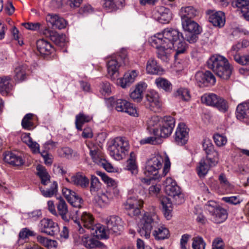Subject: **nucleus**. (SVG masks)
<instances>
[{"instance_id":"obj_1","label":"nucleus","mask_w":249,"mask_h":249,"mask_svg":"<svg viewBox=\"0 0 249 249\" xmlns=\"http://www.w3.org/2000/svg\"><path fill=\"white\" fill-rule=\"evenodd\" d=\"M181 38H184L178 30L165 29L161 33H157L149 39L150 45L157 49L158 57L167 61L171 53L174 44Z\"/></svg>"},{"instance_id":"obj_2","label":"nucleus","mask_w":249,"mask_h":249,"mask_svg":"<svg viewBox=\"0 0 249 249\" xmlns=\"http://www.w3.org/2000/svg\"><path fill=\"white\" fill-rule=\"evenodd\" d=\"M159 220L155 214L145 213L138 224V231L140 235L148 239L150 237L151 230L155 229L153 235L157 240H163L169 236V230L164 226H159Z\"/></svg>"},{"instance_id":"obj_3","label":"nucleus","mask_w":249,"mask_h":249,"mask_svg":"<svg viewBox=\"0 0 249 249\" xmlns=\"http://www.w3.org/2000/svg\"><path fill=\"white\" fill-rule=\"evenodd\" d=\"M207 65L220 78L227 80L230 77L233 68L225 57L220 55H213L208 60Z\"/></svg>"},{"instance_id":"obj_4","label":"nucleus","mask_w":249,"mask_h":249,"mask_svg":"<svg viewBox=\"0 0 249 249\" xmlns=\"http://www.w3.org/2000/svg\"><path fill=\"white\" fill-rule=\"evenodd\" d=\"M163 162V158L158 154L149 159L146 163L144 171V175L149 178H143L142 181L149 184L151 180L159 179L161 176L159 174V171L161 168Z\"/></svg>"},{"instance_id":"obj_5","label":"nucleus","mask_w":249,"mask_h":249,"mask_svg":"<svg viewBox=\"0 0 249 249\" xmlns=\"http://www.w3.org/2000/svg\"><path fill=\"white\" fill-rule=\"evenodd\" d=\"M129 148L127 140L124 138L117 137L111 142L108 147L110 155L116 160L122 159L126 155Z\"/></svg>"},{"instance_id":"obj_6","label":"nucleus","mask_w":249,"mask_h":249,"mask_svg":"<svg viewBox=\"0 0 249 249\" xmlns=\"http://www.w3.org/2000/svg\"><path fill=\"white\" fill-rule=\"evenodd\" d=\"M56 205L58 214L61 216L63 221L67 223L74 224L79 233L80 234L83 233L85 230L83 228L82 224L79 220L74 219L73 217L69 215L67 205L62 197H60L58 198V202Z\"/></svg>"},{"instance_id":"obj_7","label":"nucleus","mask_w":249,"mask_h":249,"mask_svg":"<svg viewBox=\"0 0 249 249\" xmlns=\"http://www.w3.org/2000/svg\"><path fill=\"white\" fill-rule=\"evenodd\" d=\"M206 209L211 215L213 222L220 224L223 222L228 217L226 209L220 206L215 201L211 200L205 204Z\"/></svg>"},{"instance_id":"obj_8","label":"nucleus","mask_w":249,"mask_h":249,"mask_svg":"<svg viewBox=\"0 0 249 249\" xmlns=\"http://www.w3.org/2000/svg\"><path fill=\"white\" fill-rule=\"evenodd\" d=\"M107 103L108 106L114 107L117 111L124 112L135 117L138 116L136 107L125 100L115 99L111 97L107 100Z\"/></svg>"},{"instance_id":"obj_9","label":"nucleus","mask_w":249,"mask_h":249,"mask_svg":"<svg viewBox=\"0 0 249 249\" xmlns=\"http://www.w3.org/2000/svg\"><path fill=\"white\" fill-rule=\"evenodd\" d=\"M181 23L184 30L186 32L184 39L190 43L196 42L198 39L197 35L201 32L199 25L192 19L181 20Z\"/></svg>"},{"instance_id":"obj_10","label":"nucleus","mask_w":249,"mask_h":249,"mask_svg":"<svg viewBox=\"0 0 249 249\" xmlns=\"http://www.w3.org/2000/svg\"><path fill=\"white\" fill-rule=\"evenodd\" d=\"M175 120L171 116H166L161 119L159 128L155 131V136L158 137L167 138L170 136L175 126Z\"/></svg>"},{"instance_id":"obj_11","label":"nucleus","mask_w":249,"mask_h":249,"mask_svg":"<svg viewBox=\"0 0 249 249\" xmlns=\"http://www.w3.org/2000/svg\"><path fill=\"white\" fill-rule=\"evenodd\" d=\"M164 190L165 193L174 198L177 203H180L183 201V195L181 193L180 188L172 178H168L165 181Z\"/></svg>"},{"instance_id":"obj_12","label":"nucleus","mask_w":249,"mask_h":249,"mask_svg":"<svg viewBox=\"0 0 249 249\" xmlns=\"http://www.w3.org/2000/svg\"><path fill=\"white\" fill-rule=\"evenodd\" d=\"M39 227L41 232L50 236L57 235L59 231L58 224L49 218H43L41 220Z\"/></svg>"},{"instance_id":"obj_13","label":"nucleus","mask_w":249,"mask_h":249,"mask_svg":"<svg viewBox=\"0 0 249 249\" xmlns=\"http://www.w3.org/2000/svg\"><path fill=\"white\" fill-rule=\"evenodd\" d=\"M121 219L117 216H110L105 219L106 227L110 234H119L123 229Z\"/></svg>"},{"instance_id":"obj_14","label":"nucleus","mask_w":249,"mask_h":249,"mask_svg":"<svg viewBox=\"0 0 249 249\" xmlns=\"http://www.w3.org/2000/svg\"><path fill=\"white\" fill-rule=\"evenodd\" d=\"M143 204L142 200L130 197L127 199L124 205L125 209L129 211V215L132 216L138 215L140 213V208L142 207Z\"/></svg>"},{"instance_id":"obj_15","label":"nucleus","mask_w":249,"mask_h":249,"mask_svg":"<svg viewBox=\"0 0 249 249\" xmlns=\"http://www.w3.org/2000/svg\"><path fill=\"white\" fill-rule=\"evenodd\" d=\"M145 105L147 107L154 112H158L160 109L161 104L158 93L151 91L146 95Z\"/></svg>"},{"instance_id":"obj_16","label":"nucleus","mask_w":249,"mask_h":249,"mask_svg":"<svg viewBox=\"0 0 249 249\" xmlns=\"http://www.w3.org/2000/svg\"><path fill=\"white\" fill-rule=\"evenodd\" d=\"M195 79L199 87L207 86L208 84L213 85L216 81L214 75L210 71H197Z\"/></svg>"},{"instance_id":"obj_17","label":"nucleus","mask_w":249,"mask_h":249,"mask_svg":"<svg viewBox=\"0 0 249 249\" xmlns=\"http://www.w3.org/2000/svg\"><path fill=\"white\" fill-rule=\"evenodd\" d=\"M188 129L185 124L180 123L178 124L175 134V142L178 145H183L188 140Z\"/></svg>"},{"instance_id":"obj_18","label":"nucleus","mask_w":249,"mask_h":249,"mask_svg":"<svg viewBox=\"0 0 249 249\" xmlns=\"http://www.w3.org/2000/svg\"><path fill=\"white\" fill-rule=\"evenodd\" d=\"M207 13L209 15V20L213 25L216 27H222L225 23V17L222 11L208 10Z\"/></svg>"},{"instance_id":"obj_19","label":"nucleus","mask_w":249,"mask_h":249,"mask_svg":"<svg viewBox=\"0 0 249 249\" xmlns=\"http://www.w3.org/2000/svg\"><path fill=\"white\" fill-rule=\"evenodd\" d=\"M153 16L160 22L164 24L168 23L172 18L170 10L164 6H160L154 11Z\"/></svg>"},{"instance_id":"obj_20","label":"nucleus","mask_w":249,"mask_h":249,"mask_svg":"<svg viewBox=\"0 0 249 249\" xmlns=\"http://www.w3.org/2000/svg\"><path fill=\"white\" fill-rule=\"evenodd\" d=\"M46 21L54 29H62L66 27V21L57 15L49 14L46 16Z\"/></svg>"},{"instance_id":"obj_21","label":"nucleus","mask_w":249,"mask_h":249,"mask_svg":"<svg viewBox=\"0 0 249 249\" xmlns=\"http://www.w3.org/2000/svg\"><path fill=\"white\" fill-rule=\"evenodd\" d=\"M43 34L53 42L56 45L63 46L64 45L66 40V36L64 35H59L55 31L45 29L43 31Z\"/></svg>"},{"instance_id":"obj_22","label":"nucleus","mask_w":249,"mask_h":249,"mask_svg":"<svg viewBox=\"0 0 249 249\" xmlns=\"http://www.w3.org/2000/svg\"><path fill=\"white\" fill-rule=\"evenodd\" d=\"M63 193L66 196L68 202L73 207L76 208H80L81 207L83 199L75 192L70 189H66L65 191H64Z\"/></svg>"},{"instance_id":"obj_23","label":"nucleus","mask_w":249,"mask_h":249,"mask_svg":"<svg viewBox=\"0 0 249 249\" xmlns=\"http://www.w3.org/2000/svg\"><path fill=\"white\" fill-rule=\"evenodd\" d=\"M37 51L42 55H48L53 51V48L51 43L44 39H39L36 41Z\"/></svg>"},{"instance_id":"obj_24","label":"nucleus","mask_w":249,"mask_h":249,"mask_svg":"<svg viewBox=\"0 0 249 249\" xmlns=\"http://www.w3.org/2000/svg\"><path fill=\"white\" fill-rule=\"evenodd\" d=\"M181 20H190L198 16L199 11L192 6L182 7L180 11Z\"/></svg>"},{"instance_id":"obj_25","label":"nucleus","mask_w":249,"mask_h":249,"mask_svg":"<svg viewBox=\"0 0 249 249\" xmlns=\"http://www.w3.org/2000/svg\"><path fill=\"white\" fill-rule=\"evenodd\" d=\"M232 4L233 7L240 9L246 20H249V0H234Z\"/></svg>"},{"instance_id":"obj_26","label":"nucleus","mask_w":249,"mask_h":249,"mask_svg":"<svg viewBox=\"0 0 249 249\" xmlns=\"http://www.w3.org/2000/svg\"><path fill=\"white\" fill-rule=\"evenodd\" d=\"M71 183L79 186L82 188H87L89 185V179L82 173L78 172L71 178Z\"/></svg>"},{"instance_id":"obj_27","label":"nucleus","mask_w":249,"mask_h":249,"mask_svg":"<svg viewBox=\"0 0 249 249\" xmlns=\"http://www.w3.org/2000/svg\"><path fill=\"white\" fill-rule=\"evenodd\" d=\"M137 76L135 70L126 72L123 78L119 79L118 83L123 88H125L133 83Z\"/></svg>"},{"instance_id":"obj_28","label":"nucleus","mask_w":249,"mask_h":249,"mask_svg":"<svg viewBox=\"0 0 249 249\" xmlns=\"http://www.w3.org/2000/svg\"><path fill=\"white\" fill-rule=\"evenodd\" d=\"M120 67L118 60L112 58L107 63L108 75L112 80H115L119 77L118 68Z\"/></svg>"},{"instance_id":"obj_29","label":"nucleus","mask_w":249,"mask_h":249,"mask_svg":"<svg viewBox=\"0 0 249 249\" xmlns=\"http://www.w3.org/2000/svg\"><path fill=\"white\" fill-rule=\"evenodd\" d=\"M91 233L99 239H107L110 234L106 226L100 224H96L94 230H91Z\"/></svg>"},{"instance_id":"obj_30","label":"nucleus","mask_w":249,"mask_h":249,"mask_svg":"<svg viewBox=\"0 0 249 249\" xmlns=\"http://www.w3.org/2000/svg\"><path fill=\"white\" fill-rule=\"evenodd\" d=\"M81 220L83 226L90 230V231L94 230V228L96 225L93 215L87 212H84L82 213L81 216Z\"/></svg>"},{"instance_id":"obj_31","label":"nucleus","mask_w":249,"mask_h":249,"mask_svg":"<svg viewBox=\"0 0 249 249\" xmlns=\"http://www.w3.org/2000/svg\"><path fill=\"white\" fill-rule=\"evenodd\" d=\"M147 85L144 83L139 84L135 89L131 92L130 96L131 98L136 102H140L142 98V93L146 89Z\"/></svg>"},{"instance_id":"obj_32","label":"nucleus","mask_w":249,"mask_h":249,"mask_svg":"<svg viewBox=\"0 0 249 249\" xmlns=\"http://www.w3.org/2000/svg\"><path fill=\"white\" fill-rule=\"evenodd\" d=\"M236 116L238 120H242L249 117V102L241 103L236 108Z\"/></svg>"},{"instance_id":"obj_33","label":"nucleus","mask_w":249,"mask_h":249,"mask_svg":"<svg viewBox=\"0 0 249 249\" xmlns=\"http://www.w3.org/2000/svg\"><path fill=\"white\" fill-rule=\"evenodd\" d=\"M4 160L5 162L14 166H20L24 163L23 160L20 156L10 152L5 153Z\"/></svg>"},{"instance_id":"obj_34","label":"nucleus","mask_w":249,"mask_h":249,"mask_svg":"<svg viewBox=\"0 0 249 249\" xmlns=\"http://www.w3.org/2000/svg\"><path fill=\"white\" fill-rule=\"evenodd\" d=\"M160 203L162 206L163 213L164 216L167 220H169L172 216V204L170 199L167 197H163Z\"/></svg>"},{"instance_id":"obj_35","label":"nucleus","mask_w":249,"mask_h":249,"mask_svg":"<svg viewBox=\"0 0 249 249\" xmlns=\"http://www.w3.org/2000/svg\"><path fill=\"white\" fill-rule=\"evenodd\" d=\"M10 78L8 76L0 78V93L3 96H7L12 89L10 83Z\"/></svg>"},{"instance_id":"obj_36","label":"nucleus","mask_w":249,"mask_h":249,"mask_svg":"<svg viewBox=\"0 0 249 249\" xmlns=\"http://www.w3.org/2000/svg\"><path fill=\"white\" fill-rule=\"evenodd\" d=\"M112 199V197L108 196L107 193H101L98 194L94 197L95 204L101 208L105 207L107 205L110 201Z\"/></svg>"},{"instance_id":"obj_37","label":"nucleus","mask_w":249,"mask_h":249,"mask_svg":"<svg viewBox=\"0 0 249 249\" xmlns=\"http://www.w3.org/2000/svg\"><path fill=\"white\" fill-rule=\"evenodd\" d=\"M37 175L39 177L41 180V183L44 185H46L51 183L50 180V175L47 172L45 167L41 165H38L36 167Z\"/></svg>"},{"instance_id":"obj_38","label":"nucleus","mask_w":249,"mask_h":249,"mask_svg":"<svg viewBox=\"0 0 249 249\" xmlns=\"http://www.w3.org/2000/svg\"><path fill=\"white\" fill-rule=\"evenodd\" d=\"M27 65L25 64H19L15 69L14 78L17 81H23L26 78Z\"/></svg>"},{"instance_id":"obj_39","label":"nucleus","mask_w":249,"mask_h":249,"mask_svg":"<svg viewBox=\"0 0 249 249\" xmlns=\"http://www.w3.org/2000/svg\"><path fill=\"white\" fill-rule=\"evenodd\" d=\"M82 243L86 248L89 249L99 247L101 243L97 239L87 235H84L82 237Z\"/></svg>"},{"instance_id":"obj_40","label":"nucleus","mask_w":249,"mask_h":249,"mask_svg":"<svg viewBox=\"0 0 249 249\" xmlns=\"http://www.w3.org/2000/svg\"><path fill=\"white\" fill-rule=\"evenodd\" d=\"M146 71L149 73L153 74H160L162 71V69L157 65L156 61L153 59H150L148 61Z\"/></svg>"},{"instance_id":"obj_41","label":"nucleus","mask_w":249,"mask_h":249,"mask_svg":"<svg viewBox=\"0 0 249 249\" xmlns=\"http://www.w3.org/2000/svg\"><path fill=\"white\" fill-rule=\"evenodd\" d=\"M161 119H160L157 116L151 117L147 121V129L149 132H152L155 135V131L159 128V124L161 122Z\"/></svg>"},{"instance_id":"obj_42","label":"nucleus","mask_w":249,"mask_h":249,"mask_svg":"<svg viewBox=\"0 0 249 249\" xmlns=\"http://www.w3.org/2000/svg\"><path fill=\"white\" fill-rule=\"evenodd\" d=\"M39 188L42 195L44 196L51 197L56 194L57 192V183L56 181H53V182L51 183L49 188L44 189L42 187H40Z\"/></svg>"},{"instance_id":"obj_43","label":"nucleus","mask_w":249,"mask_h":249,"mask_svg":"<svg viewBox=\"0 0 249 249\" xmlns=\"http://www.w3.org/2000/svg\"><path fill=\"white\" fill-rule=\"evenodd\" d=\"M92 118L84 114L83 113H80L76 116L75 125L76 127L79 130H82L83 124L85 123H88L91 120Z\"/></svg>"},{"instance_id":"obj_44","label":"nucleus","mask_w":249,"mask_h":249,"mask_svg":"<svg viewBox=\"0 0 249 249\" xmlns=\"http://www.w3.org/2000/svg\"><path fill=\"white\" fill-rule=\"evenodd\" d=\"M186 48V43L184 41H181L180 39L177 42L175 43L172 50V51H175L176 52L174 55L175 58L177 59L178 55L184 53Z\"/></svg>"},{"instance_id":"obj_45","label":"nucleus","mask_w":249,"mask_h":249,"mask_svg":"<svg viewBox=\"0 0 249 249\" xmlns=\"http://www.w3.org/2000/svg\"><path fill=\"white\" fill-rule=\"evenodd\" d=\"M219 97L213 93L205 94L201 98L202 103L214 107Z\"/></svg>"},{"instance_id":"obj_46","label":"nucleus","mask_w":249,"mask_h":249,"mask_svg":"<svg viewBox=\"0 0 249 249\" xmlns=\"http://www.w3.org/2000/svg\"><path fill=\"white\" fill-rule=\"evenodd\" d=\"M33 114L28 113L25 115L22 120L21 125L24 129L30 130L34 127V123L32 121Z\"/></svg>"},{"instance_id":"obj_47","label":"nucleus","mask_w":249,"mask_h":249,"mask_svg":"<svg viewBox=\"0 0 249 249\" xmlns=\"http://www.w3.org/2000/svg\"><path fill=\"white\" fill-rule=\"evenodd\" d=\"M157 87L160 88L166 91H170L172 89V84L167 79L159 77L155 80Z\"/></svg>"},{"instance_id":"obj_48","label":"nucleus","mask_w":249,"mask_h":249,"mask_svg":"<svg viewBox=\"0 0 249 249\" xmlns=\"http://www.w3.org/2000/svg\"><path fill=\"white\" fill-rule=\"evenodd\" d=\"M210 165H208L204 159L201 160L197 168V174L200 177H204L208 173Z\"/></svg>"},{"instance_id":"obj_49","label":"nucleus","mask_w":249,"mask_h":249,"mask_svg":"<svg viewBox=\"0 0 249 249\" xmlns=\"http://www.w3.org/2000/svg\"><path fill=\"white\" fill-rule=\"evenodd\" d=\"M101 188V183L98 178L94 176H91L90 186V191L91 194H95Z\"/></svg>"},{"instance_id":"obj_50","label":"nucleus","mask_w":249,"mask_h":249,"mask_svg":"<svg viewBox=\"0 0 249 249\" xmlns=\"http://www.w3.org/2000/svg\"><path fill=\"white\" fill-rule=\"evenodd\" d=\"M214 107H216L220 111L226 112L228 111L229 106L227 102L224 99L218 97L216 103Z\"/></svg>"},{"instance_id":"obj_51","label":"nucleus","mask_w":249,"mask_h":249,"mask_svg":"<svg viewBox=\"0 0 249 249\" xmlns=\"http://www.w3.org/2000/svg\"><path fill=\"white\" fill-rule=\"evenodd\" d=\"M202 145L204 150L208 155L210 154L211 152H213L214 157L217 155V153L213 151V145L209 140H204Z\"/></svg>"},{"instance_id":"obj_52","label":"nucleus","mask_w":249,"mask_h":249,"mask_svg":"<svg viewBox=\"0 0 249 249\" xmlns=\"http://www.w3.org/2000/svg\"><path fill=\"white\" fill-rule=\"evenodd\" d=\"M73 151L70 147H63L58 150V154L61 157L71 159L72 158Z\"/></svg>"},{"instance_id":"obj_53","label":"nucleus","mask_w":249,"mask_h":249,"mask_svg":"<svg viewBox=\"0 0 249 249\" xmlns=\"http://www.w3.org/2000/svg\"><path fill=\"white\" fill-rule=\"evenodd\" d=\"M192 247L193 249H205V244L201 237H196L193 239Z\"/></svg>"},{"instance_id":"obj_54","label":"nucleus","mask_w":249,"mask_h":249,"mask_svg":"<svg viewBox=\"0 0 249 249\" xmlns=\"http://www.w3.org/2000/svg\"><path fill=\"white\" fill-rule=\"evenodd\" d=\"M177 96L184 101H188L190 99L189 90L186 89H180L177 91Z\"/></svg>"},{"instance_id":"obj_55","label":"nucleus","mask_w":249,"mask_h":249,"mask_svg":"<svg viewBox=\"0 0 249 249\" xmlns=\"http://www.w3.org/2000/svg\"><path fill=\"white\" fill-rule=\"evenodd\" d=\"M213 139L215 144L218 146H223L227 142V138L218 134L213 136Z\"/></svg>"},{"instance_id":"obj_56","label":"nucleus","mask_w":249,"mask_h":249,"mask_svg":"<svg viewBox=\"0 0 249 249\" xmlns=\"http://www.w3.org/2000/svg\"><path fill=\"white\" fill-rule=\"evenodd\" d=\"M22 25L27 29L33 30V31H37L39 30L41 26V24L39 23H22Z\"/></svg>"},{"instance_id":"obj_57","label":"nucleus","mask_w":249,"mask_h":249,"mask_svg":"<svg viewBox=\"0 0 249 249\" xmlns=\"http://www.w3.org/2000/svg\"><path fill=\"white\" fill-rule=\"evenodd\" d=\"M243 48V43L239 42L232 46L231 50L228 52V56L238 54V51Z\"/></svg>"},{"instance_id":"obj_58","label":"nucleus","mask_w":249,"mask_h":249,"mask_svg":"<svg viewBox=\"0 0 249 249\" xmlns=\"http://www.w3.org/2000/svg\"><path fill=\"white\" fill-rule=\"evenodd\" d=\"M100 92L102 94L106 95L111 92V87L107 82H103L101 85Z\"/></svg>"},{"instance_id":"obj_59","label":"nucleus","mask_w":249,"mask_h":249,"mask_svg":"<svg viewBox=\"0 0 249 249\" xmlns=\"http://www.w3.org/2000/svg\"><path fill=\"white\" fill-rule=\"evenodd\" d=\"M222 200L227 203L231 204L237 205L240 203V200L239 197L236 196H232L231 197H223Z\"/></svg>"},{"instance_id":"obj_60","label":"nucleus","mask_w":249,"mask_h":249,"mask_svg":"<svg viewBox=\"0 0 249 249\" xmlns=\"http://www.w3.org/2000/svg\"><path fill=\"white\" fill-rule=\"evenodd\" d=\"M126 168L128 170L131 171L132 174L136 175L138 172L135 161H133V160H131L129 162H127Z\"/></svg>"},{"instance_id":"obj_61","label":"nucleus","mask_w":249,"mask_h":249,"mask_svg":"<svg viewBox=\"0 0 249 249\" xmlns=\"http://www.w3.org/2000/svg\"><path fill=\"white\" fill-rule=\"evenodd\" d=\"M229 58L232 59L233 58L236 62H237L238 64L242 65H245V55L241 56L239 53L234 54L233 55L229 56H228Z\"/></svg>"},{"instance_id":"obj_62","label":"nucleus","mask_w":249,"mask_h":249,"mask_svg":"<svg viewBox=\"0 0 249 249\" xmlns=\"http://www.w3.org/2000/svg\"><path fill=\"white\" fill-rule=\"evenodd\" d=\"M119 190L117 187L116 185L113 187H109L108 191L107 192V194L108 196H111L113 197H117L119 195Z\"/></svg>"},{"instance_id":"obj_63","label":"nucleus","mask_w":249,"mask_h":249,"mask_svg":"<svg viewBox=\"0 0 249 249\" xmlns=\"http://www.w3.org/2000/svg\"><path fill=\"white\" fill-rule=\"evenodd\" d=\"M212 249H223V243L221 238H216L213 242Z\"/></svg>"},{"instance_id":"obj_64","label":"nucleus","mask_w":249,"mask_h":249,"mask_svg":"<svg viewBox=\"0 0 249 249\" xmlns=\"http://www.w3.org/2000/svg\"><path fill=\"white\" fill-rule=\"evenodd\" d=\"M158 138L154 137H147L141 140V142L142 144L150 143L152 144H156L158 143Z\"/></svg>"}]
</instances>
